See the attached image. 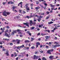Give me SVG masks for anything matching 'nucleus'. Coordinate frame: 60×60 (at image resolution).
Wrapping results in <instances>:
<instances>
[{
  "label": "nucleus",
  "mask_w": 60,
  "mask_h": 60,
  "mask_svg": "<svg viewBox=\"0 0 60 60\" xmlns=\"http://www.w3.org/2000/svg\"><path fill=\"white\" fill-rule=\"evenodd\" d=\"M10 13H11L10 12H6V11H4L3 13V14L4 16H7V15H10Z\"/></svg>",
  "instance_id": "1"
},
{
  "label": "nucleus",
  "mask_w": 60,
  "mask_h": 60,
  "mask_svg": "<svg viewBox=\"0 0 60 60\" xmlns=\"http://www.w3.org/2000/svg\"><path fill=\"white\" fill-rule=\"evenodd\" d=\"M9 31L8 30H7L5 32V36H7V37H8V38H10V35H11L10 34H8L7 33V32H8Z\"/></svg>",
  "instance_id": "2"
},
{
  "label": "nucleus",
  "mask_w": 60,
  "mask_h": 60,
  "mask_svg": "<svg viewBox=\"0 0 60 60\" xmlns=\"http://www.w3.org/2000/svg\"><path fill=\"white\" fill-rule=\"evenodd\" d=\"M54 51V49H51V50H48L47 51V52L48 54H49L50 55H51V52H53Z\"/></svg>",
  "instance_id": "3"
},
{
  "label": "nucleus",
  "mask_w": 60,
  "mask_h": 60,
  "mask_svg": "<svg viewBox=\"0 0 60 60\" xmlns=\"http://www.w3.org/2000/svg\"><path fill=\"white\" fill-rule=\"evenodd\" d=\"M28 5H29V4L27 3L25 5L26 9L27 10V11H29L30 10V8H29L28 6H27Z\"/></svg>",
  "instance_id": "4"
},
{
  "label": "nucleus",
  "mask_w": 60,
  "mask_h": 60,
  "mask_svg": "<svg viewBox=\"0 0 60 60\" xmlns=\"http://www.w3.org/2000/svg\"><path fill=\"white\" fill-rule=\"evenodd\" d=\"M15 34L17 33V30H13L12 31V32L11 33V35H14L15 34Z\"/></svg>",
  "instance_id": "5"
},
{
  "label": "nucleus",
  "mask_w": 60,
  "mask_h": 60,
  "mask_svg": "<svg viewBox=\"0 0 60 60\" xmlns=\"http://www.w3.org/2000/svg\"><path fill=\"white\" fill-rule=\"evenodd\" d=\"M24 47H25V46H24V45H22L20 46H18V47H17V49H19L20 48H23Z\"/></svg>",
  "instance_id": "6"
},
{
  "label": "nucleus",
  "mask_w": 60,
  "mask_h": 60,
  "mask_svg": "<svg viewBox=\"0 0 60 60\" xmlns=\"http://www.w3.org/2000/svg\"><path fill=\"white\" fill-rule=\"evenodd\" d=\"M50 37V36H45V38L46 39L45 40V41H47V40L48 39H49V38Z\"/></svg>",
  "instance_id": "7"
},
{
  "label": "nucleus",
  "mask_w": 60,
  "mask_h": 60,
  "mask_svg": "<svg viewBox=\"0 0 60 60\" xmlns=\"http://www.w3.org/2000/svg\"><path fill=\"white\" fill-rule=\"evenodd\" d=\"M36 48H37L38 47V45H41V44L39 42L36 43Z\"/></svg>",
  "instance_id": "8"
},
{
  "label": "nucleus",
  "mask_w": 60,
  "mask_h": 60,
  "mask_svg": "<svg viewBox=\"0 0 60 60\" xmlns=\"http://www.w3.org/2000/svg\"><path fill=\"white\" fill-rule=\"evenodd\" d=\"M38 56H36V55H34L33 57V60H35V59H38Z\"/></svg>",
  "instance_id": "9"
},
{
  "label": "nucleus",
  "mask_w": 60,
  "mask_h": 60,
  "mask_svg": "<svg viewBox=\"0 0 60 60\" xmlns=\"http://www.w3.org/2000/svg\"><path fill=\"white\" fill-rule=\"evenodd\" d=\"M23 24H24L25 25H26V26H28V27H29V23H23Z\"/></svg>",
  "instance_id": "10"
},
{
  "label": "nucleus",
  "mask_w": 60,
  "mask_h": 60,
  "mask_svg": "<svg viewBox=\"0 0 60 60\" xmlns=\"http://www.w3.org/2000/svg\"><path fill=\"white\" fill-rule=\"evenodd\" d=\"M16 8H17V7H16V6H13L12 7L13 11H14V10H15V9H16Z\"/></svg>",
  "instance_id": "11"
},
{
  "label": "nucleus",
  "mask_w": 60,
  "mask_h": 60,
  "mask_svg": "<svg viewBox=\"0 0 60 60\" xmlns=\"http://www.w3.org/2000/svg\"><path fill=\"white\" fill-rule=\"evenodd\" d=\"M40 8V7L39 6H38L37 7H36L35 9H36V11H38V9H39Z\"/></svg>",
  "instance_id": "12"
},
{
  "label": "nucleus",
  "mask_w": 60,
  "mask_h": 60,
  "mask_svg": "<svg viewBox=\"0 0 60 60\" xmlns=\"http://www.w3.org/2000/svg\"><path fill=\"white\" fill-rule=\"evenodd\" d=\"M5 54L7 56H9V51H7V52L5 53Z\"/></svg>",
  "instance_id": "13"
},
{
  "label": "nucleus",
  "mask_w": 60,
  "mask_h": 60,
  "mask_svg": "<svg viewBox=\"0 0 60 60\" xmlns=\"http://www.w3.org/2000/svg\"><path fill=\"white\" fill-rule=\"evenodd\" d=\"M30 26H32V24H33V22H32V20H30Z\"/></svg>",
  "instance_id": "14"
},
{
  "label": "nucleus",
  "mask_w": 60,
  "mask_h": 60,
  "mask_svg": "<svg viewBox=\"0 0 60 60\" xmlns=\"http://www.w3.org/2000/svg\"><path fill=\"white\" fill-rule=\"evenodd\" d=\"M16 41H17V44H19L20 43V40H18V39L16 40Z\"/></svg>",
  "instance_id": "15"
},
{
  "label": "nucleus",
  "mask_w": 60,
  "mask_h": 60,
  "mask_svg": "<svg viewBox=\"0 0 60 60\" xmlns=\"http://www.w3.org/2000/svg\"><path fill=\"white\" fill-rule=\"evenodd\" d=\"M10 3H11V4H14V2H12V1H11L10 2H8V4H10Z\"/></svg>",
  "instance_id": "16"
},
{
  "label": "nucleus",
  "mask_w": 60,
  "mask_h": 60,
  "mask_svg": "<svg viewBox=\"0 0 60 60\" xmlns=\"http://www.w3.org/2000/svg\"><path fill=\"white\" fill-rule=\"evenodd\" d=\"M54 57V56H50V57H49V58L50 59L52 60V58H53Z\"/></svg>",
  "instance_id": "17"
},
{
  "label": "nucleus",
  "mask_w": 60,
  "mask_h": 60,
  "mask_svg": "<svg viewBox=\"0 0 60 60\" xmlns=\"http://www.w3.org/2000/svg\"><path fill=\"white\" fill-rule=\"evenodd\" d=\"M48 24L49 25H50V24H52V23H53V22L51 21V22H48Z\"/></svg>",
  "instance_id": "18"
},
{
  "label": "nucleus",
  "mask_w": 60,
  "mask_h": 60,
  "mask_svg": "<svg viewBox=\"0 0 60 60\" xmlns=\"http://www.w3.org/2000/svg\"><path fill=\"white\" fill-rule=\"evenodd\" d=\"M34 14L33 15H30V16H29V18H32V17H34Z\"/></svg>",
  "instance_id": "19"
},
{
  "label": "nucleus",
  "mask_w": 60,
  "mask_h": 60,
  "mask_svg": "<svg viewBox=\"0 0 60 60\" xmlns=\"http://www.w3.org/2000/svg\"><path fill=\"white\" fill-rule=\"evenodd\" d=\"M24 42L25 43H26V42H29L30 41H29L28 40H26Z\"/></svg>",
  "instance_id": "20"
},
{
  "label": "nucleus",
  "mask_w": 60,
  "mask_h": 60,
  "mask_svg": "<svg viewBox=\"0 0 60 60\" xmlns=\"http://www.w3.org/2000/svg\"><path fill=\"white\" fill-rule=\"evenodd\" d=\"M42 60H47L46 59V58H45V57H43L42 58Z\"/></svg>",
  "instance_id": "21"
},
{
  "label": "nucleus",
  "mask_w": 60,
  "mask_h": 60,
  "mask_svg": "<svg viewBox=\"0 0 60 60\" xmlns=\"http://www.w3.org/2000/svg\"><path fill=\"white\" fill-rule=\"evenodd\" d=\"M30 48L31 49H34L35 48V47L34 46H33L31 47Z\"/></svg>",
  "instance_id": "22"
},
{
  "label": "nucleus",
  "mask_w": 60,
  "mask_h": 60,
  "mask_svg": "<svg viewBox=\"0 0 60 60\" xmlns=\"http://www.w3.org/2000/svg\"><path fill=\"white\" fill-rule=\"evenodd\" d=\"M38 20V22H40V21L41 20V19H40V18H39Z\"/></svg>",
  "instance_id": "23"
},
{
  "label": "nucleus",
  "mask_w": 60,
  "mask_h": 60,
  "mask_svg": "<svg viewBox=\"0 0 60 60\" xmlns=\"http://www.w3.org/2000/svg\"><path fill=\"white\" fill-rule=\"evenodd\" d=\"M50 6L51 7H52V8H53L55 6V5H53L52 4H51Z\"/></svg>",
  "instance_id": "24"
},
{
  "label": "nucleus",
  "mask_w": 60,
  "mask_h": 60,
  "mask_svg": "<svg viewBox=\"0 0 60 60\" xmlns=\"http://www.w3.org/2000/svg\"><path fill=\"white\" fill-rule=\"evenodd\" d=\"M56 24H54V26H55V28L56 29H58V28H57V27H56Z\"/></svg>",
  "instance_id": "25"
},
{
  "label": "nucleus",
  "mask_w": 60,
  "mask_h": 60,
  "mask_svg": "<svg viewBox=\"0 0 60 60\" xmlns=\"http://www.w3.org/2000/svg\"><path fill=\"white\" fill-rule=\"evenodd\" d=\"M46 34H43V33H41V35H42V36H44V35H46Z\"/></svg>",
  "instance_id": "26"
},
{
  "label": "nucleus",
  "mask_w": 60,
  "mask_h": 60,
  "mask_svg": "<svg viewBox=\"0 0 60 60\" xmlns=\"http://www.w3.org/2000/svg\"><path fill=\"white\" fill-rule=\"evenodd\" d=\"M21 11H22V10H19V13H22V12H21Z\"/></svg>",
  "instance_id": "27"
},
{
  "label": "nucleus",
  "mask_w": 60,
  "mask_h": 60,
  "mask_svg": "<svg viewBox=\"0 0 60 60\" xmlns=\"http://www.w3.org/2000/svg\"><path fill=\"white\" fill-rule=\"evenodd\" d=\"M16 31H17V32H21V30L19 29L17 30H16Z\"/></svg>",
  "instance_id": "28"
},
{
  "label": "nucleus",
  "mask_w": 60,
  "mask_h": 60,
  "mask_svg": "<svg viewBox=\"0 0 60 60\" xmlns=\"http://www.w3.org/2000/svg\"><path fill=\"white\" fill-rule=\"evenodd\" d=\"M31 41H33V40H34V38H31Z\"/></svg>",
  "instance_id": "29"
},
{
  "label": "nucleus",
  "mask_w": 60,
  "mask_h": 60,
  "mask_svg": "<svg viewBox=\"0 0 60 60\" xmlns=\"http://www.w3.org/2000/svg\"><path fill=\"white\" fill-rule=\"evenodd\" d=\"M34 28H35V27H31V29L32 30H34Z\"/></svg>",
  "instance_id": "30"
},
{
  "label": "nucleus",
  "mask_w": 60,
  "mask_h": 60,
  "mask_svg": "<svg viewBox=\"0 0 60 60\" xmlns=\"http://www.w3.org/2000/svg\"><path fill=\"white\" fill-rule=\"evenodd\" d=\"M12 41L13 42H17V41H16V40H13Z\"/></svg>",
  "instance_id": "31"
},
{
  "label": "nucleus",
  "mask_w": 60,
  "mask_h": 60,
  "mask_svg": "<svg viewBox=\"0 0 60 60\" xmlns=\"http://www.w3.org/2000/svg\"><path fill=\"white\" fill-rule=\"evenodd\" d=\"M3 32H4V31L3 30H2V31L0 33V35H1L3 33Z\"/></svg>",
  "instance_id": "32"
},
{
  "label": "nucleus",
  "mask_w": 60,
  "mask_h": 60,
  "mask_svg": "<svg viewBox=\"0 0 60 60\" xmlns=\"http://www.w3.org/2000/svg\"><path fill=\"white\" fill-rule=\"evenodd\" d=\"M36 3L37 4H39V2L36 1Z\"/></svg>",
  "instance_id": "33"
},
{
  "label": "nucleus",
  "mask_w": 60,
  "mask_h": 60,
  "mask_svg": "<svg viewBox=\"0 0 60 60\" xmlns=\"http://www.w3.org/2000/svg\"><path fill=\"white\" fill-rule=\"evenodd\" d=\"M43 18V16H40L39 17V18H40V19H41V18Z\"/></svg>",
  "instance_id": "34"
},
{
  "label": "nucleus",
  "mask_w": 60,
  "mask_h": 60,
  "mask_svg": "<svg viewBox=\"0 0 60 60\" xmlns=\"http://www.w3.org/2000/svg\"><path fill=\"white\" fill-rule=\"evenodd\" d=\"M54 43H55V44H56V45H57V44H58V43L56 42H54Z\"/></svg>",
  "instance_id": "35"
},
{
  "label": "nucleus",
  "mask_w": 60,
  "mask_h": 60,
  "mask_svg": "<svg viewBox=\"0 0 60 60\" xmlns=\"http://www.w3.org/2000/svg\"><path fill=\"white\" fill-rule=\"evenodd\" d=\"M26 33H27L28 34H29L30 33V31H28L26 32Z\"/></svg>",
  "instance_id": "36"
},
{
  "label": "nucleus",
  "mask_w": 60,
  "mask_h": 60,
  "mask_svg": "<svg viewBox=\"0 0 60 60\" xmlns=\"http://www.w3.org/2000/svg\"><path fill=\"white\" fill-rule=\"evenodd\" d=\"M50 17L49 16H48L46 18V19H49V18Z\"/></svg>",
  "instance_id": "37"
},
{
  "label": "nucleus",
  "mask_w": 60,
  "mask_h": 60,
  "mask_svg": "<svg viewBox=\"0 0 60 60\" xmlns=\"http://www.w3.org/2000/svg\"><path fill=\"white\" fill-rule=\"evenodd\" d=\"M44 4V5L46 6H47V5H48V4H47L46 3H45Z\"/></svg>",
  "instance_id": "38"
},
{
  "label": "nucleus",
  "mask_w": 60,
  "mask_h": 60,
  "mask_svg": "<svg viewBox=\"0 0 60 60\" xmlns=\"http://www.w3.org/2000/svg\"><path fill=\"white\" fill-rule=\"evenodd\" d=\"M46 13L47 14H49V12H48V11H47L46 12Z\"/></svg>",
  "instance_id": "39"
},
{
  "label": "nucleus",
  "mask_w": 60,
  "mask_h": 60,
  "mask_svg": "<svg viewBox=\"0 0 60 60\" xmlns=\"http://www.w3.org/2000/svg\"><path fill=\"white\" fill-rule=\"evenodd\" d=\"M52 12H53V11L52 10H51L50 11V12L51 13H52Z\"/></svg>",
  "instance_id": "40"
},
{
  "label": "nucleus",
  "mask_w": 60,
  "mask_h": 60,
  "mask_svg": "<svg viewBox=\"0 0 60 60\" xmlns=\"http://www.w3.org/2000/svg\"><path fill=\"white\" fill-rule=\"evenodd\" d=\"M26 18H27L28 19H29V16H27L26 17Z\"/></svg>",
  "instance_id": "41"
},
{
  "label": "nucleus",
  "mask_w": 60,
  "mask_h": 60,
  "mask_svg": "<svg viewBox=\"0 0 60 60\" xmlns=\"http://www.w3.org/2000/svg\"><path fill=\"white\" fill-rule=\"evenodd\" d=\"M59 45H54V48H56V47H57V46H59Z\"/></svg>",
  "instance_id": "42"
},
{
  "label": "nucleus",
  "mask_w": 60,
  "mask_h": 60,
  "mask_svg": "<svg viewBox=\"0 0 60 60\" xmlns=\"http://www.w3.org/2000/svg\"><path fill=\"white\" fill-rule=\"evenodd\" d=\"M54 40H56L57 39V38L56 37H55L54 38Z\"/></svg>",
  "instance_id": "43"
},
{
  "label": "nucleus",
  "mask_w": 60,
  "mask_h": 60,
  "mask_svg": "<svg viewBox=\"0 0 60 60\" xmlns=\"http://www.w3.org/2000/svg\"><path fill=\"white\" fill-rule=\"evenodd\" d=\"M26 11H23L22 12V14H25L26 13Z\"/></svg>",
  "instance_id": "44"
},
{
  "label": "nucleus",
  "mask_w": 60,
  "mask_h": 60,
  "mask_svg": "<svg viewBox=\"0 0 60 60\" xmlns=\"http://www.w3.org/2000/svg\"><path fill=\"white\" fill-rule=\"evenodd\" d=\"M44 14H45L44 13H41V14L42 15H44Z\"/></svg>",
  "instance_id": "45"
},
{
  "label": "nucleus",
  "mask_w": 60,
  "mask_h": 60,
  "mask_svg": "<svg viewBox=\"0 0 60 60\" xmlns=\"http://www.w3.org/2000/svg\"><path fill=\"white\" fill-rule=\"evenodd\" d=\"M23 4V3L22 2H21L19 3V4H21V5L22 4Z\"/></svg>",
  "instance_id": "46"
},
{
  "label": "nucleus",
  "mask_w": 60,
  "mask_h": 60,
  "mask_svg": "<svg viewBox=\"0 0 60 60\" xmlns=\"http://www.w3.org/2000/svg\"><path fill=\"white\" fill-rule=\"evenodd\" d=\"M41 50H40L39 51V52H41L42 53V52H43V51H41Z\"/></svg>",
  "instance_id": "47"
},
{
  "label": "nucleus",
  "mask_w": 60,
  "mask_h": 60,
  "mask_svg": "<svg viewBox=\"0 0 60 60\" xmlns=\"http://www.w3.org/2000/svg\"><path fill=\"white\" fill-rule=\"evenodd\" d=\"M22 33L21 32H18V34H22Z\"/></svg>",
  "instance_id": "48"
},
{
  "label": "nucleus",
  "mask_w": 60,
  "mask_h": 60,
  "mask_svg": "<svg viewBox=\"0 0 60 60\" xmlns=\"http://www.w3.org/2000/svg\"><path fill=\"white\" fill-rule=\"evenodd\" d=\"M14 56V55L13 54H12L11 55V57H13V56Z\"/></svg>",
  "instance_id": "49"
},
{
  "label": "nucleus",
  "mask_w": 60,
  "mask_h": 60,
  "mask_svg": "<svg viewBox=\"0 0 60 60\" xmlns=\"http://www.w3.org/2000/svg\"><path fill=\"white\" fill-rule=\"evenodd\" d=\"M40 35V33H38L37 34V36H38V35Z\"/></svg>",
  "instance_id": "50"
},
{
  "label": "nucleus",
  "mask_w": 60,
  "mask_h": 60,
  "mask_svg": "<svg viewBox=\"0 0 60 60\" xmlns=\"http://www.w3.org/2000/svg\"><path fill=\"white\" fill-rule=\"evenodd\" d=\"M2 4L3 5H5V3L3 2L2 3Z\"/></svg>",
  "instance_id": "51"
},
{
  "label": "nucleus",
  "mask_w": 60,
  "mask_h": 60,
  "mask_svg": "<svg viewBox=\"0 0 60 60\" xmlns=\"http://www.w3.org/2000/svg\"><path fill=\"white\" fill-rule=\"evenodd\" d=\"M42 46H43V45H40V48H42Z\"/></svg>",
  "instance_id": "52"
},
{
  "label": "nucleus",
  "mask_w": 60,
  "mask_h": 60,
  "mask_svg": "<svg viewBox=\"0 0 60 60\" xmlns=\"http://www.w3.org/2000/svg\"><path fill=\"white\" fill-rule=\"evenodd\" d=\"M20 16H16V17L17 18H18V19L19 18H20Z\"/></svg>",
  "instance_id": "53"
},
{
  "label": "nucleus",
  "mask_w": 60,
  "mask_h": 60,
  "mask_svg": "<svg viewBox=\"0 0 60 60\" xmlns=\"http://www.w3.org/2000/svg\"><path fill=\"white\" fill-rule=\"evenodd\" d=\"M30 6H31V7H32V6H33V4H31L30 5Z\"/></svg>",
  "instance_id": "54"
},
{
  "label": "nucleus",
  "mask_w": 60,
  "mask_h": 60,
  "mask_svg": "<svg viewBox=\"0 0 60 60\" xmlns=\"http://www.w3.org/2000/svg\"><path fill=\"white\" fill-rule=\"evenodd\" d=\"M10 45H13V43H10Z\"/></svg>",
  "instance_id": "55"
},
{
  "label": "nucleus",
  "mask_w": 60,
  "mask_h": 60,
  "mask_svg": "<svg viewBox=\"0 0 60 60\" xmlns=\"http://www.w3.org/2000/svg\"><path fill=\"white\" fill-rule=\"evenodd\" d=\"M56 6H60V4H58L57 5H56Z\"/></svg>",
  "instance_id": "56"
},
{
  "label": "nucleus",
  "mask_w": 60,
  "mask_h": 60,
  "mask_svg": "<svg viewBox=\"0 0 60 60\" xmlns=\"http://www.w3.org/2000/svg\"><path fill=\"white\" fill-rule=\"evenodd\" d=\"M46 48L47 49V48H49V46H46Z\"/></svg>",
  "instance_id": "57"
},
{
  "label": "nucleus",
  "mask_w": 60,
  "mask_h": 60,
  "mask_svg": "<svg viewBox=\"0 0 60 60\" xmlns=\"http://www.w3.org/2000/svg\"><path fill=\"white\" fill-rule=\"evenodd\" d=\"M9 32H11V29H9Z\"/></svg>",
  "instance_id": "58"
},
{
  "label": "nucleus",
  "mask_w": 60,
  "mask_h": 60,
  "mask_svg": "<svg viewBox=\"0 0 60 60\" xmlns=\"http://www.w3.org/2000/svg\"><path fill=\"white\" fill-rule=\"evenodd\" d=\"M20 37H22L23 36V35H20Z\"/></svg>",
  "instance_id": "59"
},
{
  "label": "nucleus",
  "mask_w": 60,
  "mask_h": 60,
  "mask_svg": "<svg viewBox=\"0 0 60 60\" xmlns=\"http://www.w3.org/2000/svg\"><path fill=\"white\" fill-rule=\"evenodd\" d=\"M41 2L42 1H44V2H45V3H46V1H44L43 0H41Z\"/></svg>",
  "instance_id": "60"
},
{
  "label": "nucleus",
  "mask_w": 60,
  "mask_h": 60,
  "mask_svg": "<svg viewBox=\"0 0 60 60\" xmlns=\"http://www.w3.org/2000/svg\"><path fill=\"white\" fill-rule=\"evenodd\" d=\"M52 32H54V30H51Z\"/></svg>",
  "instance_id": "61"
},
{
  "label": "nucleus",
  "mask_w": 60,
  "mask_h": 60,
  "mask_svg": "<svg viewBox=\"0 0 60 60\" xmlns=\"http://www.w3.org/2000/svg\"><path fill=\"white\" fill-rule=\"evenodd\" d=\"M29 35H30V36H31V33H30L29 34Z\"/></svg>",
  "instance_id": "62"
},
{
  "label": "nucleus",
  "mask_w": 60,
  "mask_h": 60,
  "mask_svg": "<svg viewBox=\"0 0 60 60\" xmlns=\"http://www.w3.org/2000/svg\"><path fill=\"white\" fill-rule=\"evenodd\" d=\"M57 9H58V8H56L55 9H54V10H57Z\"/></svg>",
  "instance_id": "63"
},
{
  "label": "nucleus",
  "mask_w": 60,
  "mask_h": 60,
  "mask_svg": "<svg viewBox=\"0 0 60 60\" xmlns=\"http://www.w3.org/2000/svg\"><path fill=\"white\" fill-rule=\"evenodd\" d=\"M39 27H41V25H39Z\"/></svg>",
  "instance_id": "64"
}]
</instances>
